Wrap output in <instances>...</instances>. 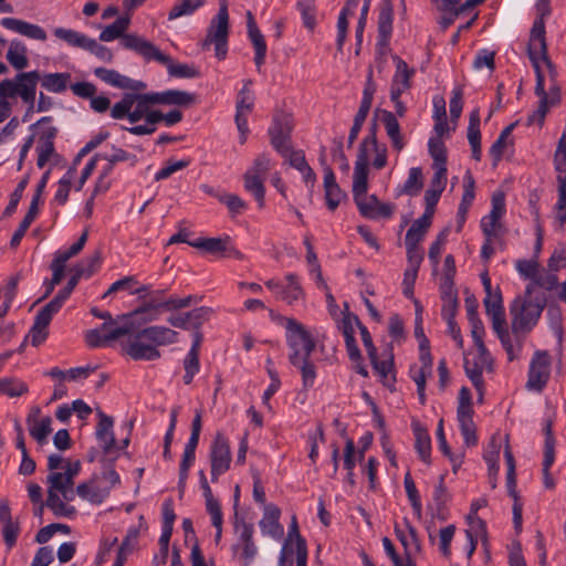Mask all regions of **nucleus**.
Here are the masks:
<instances>
[{"label":"nucleus","mask_w":566,"mask_h":566,"mask_svg":"<svg viewBox=\"0 0 566 566\" xmlns=\"http://www.w3.org/2000/svg\"><path fill=\"white\" fill-rule=\"evenodd\" d=\"M120 325L109 329L105 335L101 334L102 329H90L85 334V342L92 348L102 347L109 342L116 340L123 336H127L122 342L124 354L134 360H157L161 354L158 346L170 345L177 342L178 333L166 326L144 327L136 333V325L129 321L119 319Z\"/></svg>","instance_id":"f257e3e1"},{"label":"nucleus","mask_w":566,"mask_h":566,"mask_svg":"<svg viewBox=\"0 0 566 566\" xmlns=\"http://www.w3.org/2000/svg\"><path fill=\"white\" fill-rule=\"evenodd\" d=\"M285 328L290 349L289 361L300 370L303 388H311L316 379V366L311 360L316 346L315 340L305 326L294 318H286Z\"/></svg>","instance_id":"f03ea898"},{"label":"nucleus","mask_w":566,"mask_h":566,"mask_svg":"<svg viewBox=\"0 0 566 566\" xmlns=\"http://www.w3.org/2000/svg\"><path fill=\"white\" fill-rule=\"evenodd\" d=\"M202 296L188 295L179 297L176 295L166 296V290H153L149 300H145L134 311L118 315V319L129 321L136 325V333L140 332L146 323L158 319L163 312H175L201 302Z\"/></svg>","instance_id":"7ed1b4c3"},{"label":"nucleus","mask_w":566,"mask_h":566,"mask_svg":"<svg viewBox=\"0 0 566 566\" xmlns=\"http://www.w3.org/2000/svg\"><path fill=\"white\" fill-rule=\"evenodd\" d=\"M123 46L135 51L145 61H156L167 67L168 74L178 78H195L200 76V71L184 63H175L167 54L163 53L155 44L137 34H127L123 39Z\"/></svg>","instance_id":"20e7f679"},{"label":"nucleus","mask_w":566,"mask_h":566,"mask_svg":"<svg viewBox=\"0 0 566 566\" xmlns=\"http://www.w3.org/2000/svg\"><path fill=\"white\" fill-rule=\"evenodd\" d=\"M545 307L544 301L515 298L510 306L512 333L517 338L520 334L530 333L537 324Z\"/></svg>","instance_id":"39448f33"},{"label":"nucleus","mask_w":566,"mask_h":566,"mask_svg":"<svg viewBox=\"0 0 566 566\" xmlns=\"http://www.w3.org/2000/svg\"><path fill=\"white\" fill-rule=\"evenodd\" d=\"M229 13L226 3H221L217 15L211 20L206 39L201 42L202 50L214 44L216 56L224 60L228 52Z\"/></svg>","instance_id":"423d86ee"},{"label":"nucleus","mask_w":566,"mask_h":566,"mask_svg":"<svg viewBox=\"0 0 566 566\" xmlns=\"http://www.w3.org/2000/svg\"><path fill=\"white\" fill-rule=\"evenodd\" d=\"M527 55L534 69L535 75L539 72L541 76L545 80L539 61H543L548 70L549 78L553 83L557 82V69L548 56L547 42L543 39L542 23L535 27L532 39L528 40Z\"/></svg>","instance_id":"0eeeda50"},{"label":"nucleus","mask_w":566,"mask_h":566,"mask_svg":"<svg viewBox=\"0 0 566 566\" xmlns=\"http://www.w3.org/2000/svg\"><path fill=\"white\" fill-rule=\"evenodd\" d=\"M367 189L368 169H364L360 165L358 169L354 168L353 198L363 217L376 219V207L380 201L375 195L367 196Z\"/></svg>","instance_id":"6e6552de"},{"label":"nucleus","mask_w":566,"mask_h":566,"mask_svg":"<svg viewBox=\"0 0 566 566\" xmlns=\"http://www.w3.org/2000/svg\"><path fill=\"white\" fill-rule=\"evenodd\" d=\"M551 356L546 350H536L531 359L526 389L541 392L551 377Z\"/></svg>","instance_id":"1a4fd4ad"},{"label":"nucleus","mask_w":566,"mask_h":566,"mask_svg":"<svg viewBox=\"0 0 566 566\" xmlns=\"http://www.w3.org/2000/svg\"><path fill=\"white\" fill-rule=\"evenodd\" d=\"M292 130L293 118L290 114L279 112L273 116L269 135L271 145L282 157H287Z\"/></svg>","instance_id":"9d476101"},{"label":"nucleus","mask_w":566,"mask_h":566,"mask_svg":"<svg viewBox=\"0 0 566 566\" xmlns=\"http://www.w3.org/2000/svg\"><path fill=\"white\" fill-rule=\"evenodd\" d=\"M211 480L217 482L219 476L230 469L231 451L228 439L218 432L210 447Z\"/></svg>","instance_id":"9b49d317"},{"label":"nucleus","mask_w":566,"mask_h":566,"mask_svg":"<svg viewBox=\"0 0 566 566\" xmlns=\"http://www.w3.org/2000/svg\"><path fill=\"white\" fill-rule=\"evenodd\" d=\"M394 6L391 0H381L379 4V14L377 21V43L376 51L378 55L384 56L389 50V43L392 34Z\"/></svg>","instance_id":"f8f14e48"},{"label":"nucleus","mask_w":566,"mask_h":566,"mask_svg":"<svg viewBox=\"0 0 566 566\" xmlns=\"http://www.w3.org/2000/svg\"><path fill=\"white\" fill-rule=\"evenodd\" d=\"M212 314V308L207 306L196 307L191 311L180 313L177 315H170L167 322L176 328L192 329L193 334L201 333L200 328L205 322H207Z\"/></svg>","instance_id":"ddd939ff"},{"label":"nucleus","mask_w":566,"mask_h":566,"mask_svg":"<svg viewBox=\"0 0 566 566\" xmlns=\"http://www.w3.org/2000/svg\"><path fill=\"white\" fill-rule=\"evenodd\" d=\"M41 73L39 71L20 72L15 75L17 96L29 105L28 111L23 117L27 119L28 115L32 112L36 94V85L40 82Z\"/></svg>","instance_id":"4468645a"},{"label":"nucleus","mask_w":566,"mask_h":566,"mask_svg":"<svg viewBox=\"0 0 566 566\" xmlns=\"http://www.w3.org/2000/svg\"><path fill=\"white\" fill-rule=\"evenodd\" d=\"M30 436L43 446L52 432V418L50 416L41 417V408L34 406L30 409L25 419Z\"/></svg>","instance_id":"2eb2a0df"},{"label":"nucleus","mask_w":566,"mask_h":566,"mask_svg":"<svg viewBox=\"0 0 566 566\" xmlns=\"http://www.w3.org/2000/svg\"><path fill=\"white\" fill-rule=\"evenodd\" d=\"M544 459H543V482L544 486L548 490L555 488V480L553 479L549 470L555 461V437L553 433V420L546 419L544 423Z\"/></svg>","instance_id":"dca6fc26"},{"label":"nucleus","mask_w":566,"mask_h":566,"mask_svg":"<svg viewBox=\"0 0 566 566\" xmlns=\"http://www.w3.org/2000/svg\"><path fill=\"white\" fill-rule=\"evenodd\" d=\"M54 314H56L55 311L44 305L35 315L33 325L27 335V338H31V344L33 346L41 345L48 338L49 325Z\"/></svg>","instance_id":"f3484780"},{"label":"nucleus","mask_w":566,"mask_h":566,"mask_svg":"<svg viewBox=\"0 0 566 566\" xmlns=\"http://www.w3.org/2000/svg\"><path fill=\"white\" fill-rule=\"evenodd\" d=\"M192 338L191 347L184 359L185 375L182 380L185 385H190L193 380V377L200 370L199 355L203 335L202 333L192 334Z\"/></svg>","instance_id":"a211bd4d"},{"label":"nucleus","mask_w":566,"mask_h":566,"mask_svg":"<svg viewBox=\"0 0 566 566\" xmlns=\"http://www.w3.org/2000/svg\"><path fill=\"white\" fill-rule=\"evenodd\" d=\"M377 112L381 116V122L384 123L392 149L398 153L401 151L406 147V138L401 133V127L396 115L387 109H377Z\"/></svg>","instance_id":"6ab92c4d"},{"label":"nucleus","mask_w":566,"mask_h":566,"mask_svg":"<svg viewBox=\"0 0 566 566\" xmlns=\"http://www.w3.org/2000/svg\"><path fill=\"white\" fill-rule=\"evenodd\" d=\"M247 28L248 36L255 51L254 63L256 67L260 70V67L265 62L266 43L263 34L261 33L260 29L256 25L253 14L250 11H248L247 13Z\"/></svg>","instance_id":"aec40b11"},{"label":"nucleus","mask_w":566,"mask_h":566,"mask_svg":"<svg viewBox=\"0 0 566 566\" xmlns=\"http://www.w3.org/2000/svg\"><path fill=\"white\" fill-rule=\"evenodd\" d=\"M81 462L78 460L74 462L67 461L63 467L64 472H52L46 476V482L52 483L53 489L63 491L64 488H73L74 480L81 471Z\"/></svg>","instance_id":"412c9836"},{"label":"nucleus","mask_w":566,"mask_h":566,"mask_svg":"<svg viewBox=\"0 0 566 566\" xmlns=\"http://www.w3.org/2000/svg\"><path fill=\"white\" fill-rule=\"evenodd\" d=\"M254 105V96H237L235 105V124L240 132V144H244L249 134L248 115L252 112Z\"/></svg>","instance_id":"4be33fe9"},{"label":"nucleus","mask_w":566,"mask_h":566,"mask_svg":"<svg viewBox=\"0 0 566 566\" xmlns=\"http://www.w3.org/2000/svg\"><path fill=\"white\" fill-rule=\"evenodd\" d=\"M1 25L33 40L45 41L46 32L39 25L15 18H3Z\"/></svg>","instance_id":"5701e85b"},{"label":"nucleus","mask_w":566,"mask_h":566,"mask_svg":"<svg viewBox=\"0 0 566 566\" xmlns=\"http://www.w3.org/2000/svg\"><path fill=\"white\" fill-rule=\"evenodd\" d=\"M534 92L536 96L539 97V103L537 108L532 114L528 115L526 124L528 126L536 124L539 127H542L549 107L548 95L544 87V78L541 76L539 72H537V83L535 85Z\"/></svg>","instance_id":"b1692460"},{"label":"nucleus","mask_w":566,"mask_h":566,"mask_svg":"<svg viewBox=\"0 0 566 566\" xmlns=\"http://www.w3.org/2000/svg\"><path fill=\"white\" fill-rule=\"evenodd\" d=\"M474 186H475L474 178L471 175V172L468 171L464 176V191H463L462 199L459 205L458 212H457V223H458L457 231H461V229L465 222L469 208L474 200V197H475Z\"/></svg>","instance_id":"393cba45"},{"label":"nucleus","mask_w":566,"mask_h":566,"mask_svg":"<svg viewBox=\"0 0 566 566\" xmlns=\"http://www.w3.org/2000/svg\"><path fill=\"white\" fill-rule=\"evenodd\" d=\"M280 515L281 511L276 505L272 503L264 505V514L259 523L263 534H269L273 537L283 534V527L279 522Z\"/></svg>","instance_id":"a878e982"},{"label":"nucleus","mask_w":566,"mask_h":566,"mask_svg":"<svg viewBox=\"0 0 566 566\" xmlns=\"http://www.w3.org/2000/svg\"><path fill=\"white\" fill-rule=\"evenodd\" d=\"M76 494L83 499L88 501L92 504H102L104 500L109 495V488L102 489L96 485L95 478L91 480L80 483L76 486Z\"/></svg>","instance_id":"bb28decb"},{"label":"nucleus","mask_w":566,"mask_h":566,"mask_svg":"<svg viewBox=\"0 0 566 566\" xmlns=\"http://www.w3.org/2000/svg\"><path fill=\"white\" fill-rule=\"evenodd\" d=\"M48 497L44 503L57 517H73L76 514L74 506L63 502L59 495V490L52 488V483H48Z\"/></svg>","instance_id":"cd10ccee"},{"label":"nucleus","mask_w":566,"mask_h":566,"mask_svg":"<svg viewBox=\"0 0 566 566\" xmlns=\"http://www.w3.org/2000/svg\"><path fill=\"white\" fill-rule=\"evenodd\" d=\"M480 112L473 109L470 113L469 126H468V140L471 146L472 157L475 160H480L482 156L481 151V132H480Z\"/></svg>","instance_id":"c85d7f7f"},{"label":"nucleus","mask_w":566,"mask_h":566,"mask_svg":"<svg viewBox=\"0 0 566 566\" xmlns=\"http://www.w3.org/2000/svg\"><path fill=\"white\" fill-rule=\"evenodd\" d=\"M156 101L158 104L163 105H177V106H189L195 103L196 96L195 94L178 91V90H168L165 92H155Z\"/></svg>","instance_id":"c756f323"},{"label":"nucleus","mask_w":566,"mask_h":566,"mask_svg":"<svg viewBox=\"0 0 566 566\" xmlns=\"http://www.w3.org/2000/svg\"><path fill=\"white\" fill-rule=\"evenodd\" d=\"M368 146H371L373 149H377V146H379L377 139V123L375 119L369 127V134L364 137L359 144L355 169H358L360 164L364 169H368Z\"/></svg>","instance_id":"7c9ffc66"},{"label":"nucleus","mask_w":566,"mask_h":566,"mask_svg":"<svg viewBox=\"0 0 566 566\" xmlns=\"http://www.w3.org/2000/svg\"><path fill=\"white\" fill-rule=\"evenodd\" d=\"M411 427L416 437L415 448L420 459L426 463H430L431 439L427 429L422 427L418 421H412Z\"/></svg>","instance_id":"2f4dec72"},{"label":"nucleus","mask_w":566,"mask_h":566,"mask_svg":"<svg viewBox=\"0 0 566 566\" xmlns=\"http://www.w3.org/2000/svg\"><path fill=\"white\" fill-rule=\"evenodd\" d=\"M71 81V74L62 73H44L41 75L40 82L43 88L51 93H63Z\"/></svg>","instance_id":"473e14b6"},{"label":"nucleus","mask_w":566,"mask_h":566,"mask_svg":"<svg viewBox=\"0 0 566 566\" xmlns=\"http://www.w3.org/2000/svg\"><path fill=\"white\" fill-rule=\"evenodd\" d=\"M27 53L28 50L24 43L19 40H12L10 42L6 57L12 67L21 71L29 64Z\"/></svg>","instance_id":"72a5a7b5"},{"label":"nucleus","mask_w":566,"mask_h":566,"mask_svg":"<svg viewBox=\"0 0 566 566\" xmlns=\"http://www.w3.org/2000/svg\"><path fill=\"white\" fill-rule=\"evenodd\" d=\"M423 188V175L420 167H412L409 169L408 178L405 184L398 188L397 195H408L415 197L419 195Z\"/></svg>","instance_id":"f704fd0d"},{"label":"nucleus","mask_w":566,"mask_h":566,"mask_svg":"<svg viewBox=\"0 0 566 566\" xmlns=\"http://www.w3.org/2000/svg\"><path fill=\"white\" fill-rule=\"evenodd\" d=\"M285 280L287 281V284H285L281 291L279 300H282L289 305H292L295 302L304 298V291L300 284L297 275L290 273L285 276Z\"/></svg>","instance_id":"c9c22d12"},{"label":"nucleus","mask_w":566,"mask_h":566,"mask_svg":"<svg viewBox=\"0 0 566 566\" xmlns=\"http://www.w3.org/2000/svg\"><path fill=\"white\" fill-rule=\"evenodd\" d=\"M229 237L224 238H199L193 242H188L189 245L203 250L210 254L222 256Z\"/></svg>","instance_id":"e433bc0d"},{"label":"nucleus","mask_w":566,"mask_h":566,"mask_svg":"<svg viewBox=\"0 0 566 566\" xmlns=\"http://www.w3.org/2000/svg\"><path fill=\"white\" fill-rule=\"evenodd\" d=\"M130 19L129 17H119L112 24L107 25L99 34V40L103 42H111L118 38L124 39L125 33L129 25Z\"/></svg>","instance_id":"4c0bfd02"},{"label":"nucleus","mask_w":566,"mask_h":566,"mask_svg":"<svg viewBox=\"0 0 566 566\" xmlns=\"http://www.w3.org/2000/svg\"><path fill=\"white\" fill-rule=\"evenodd\" d=\"M243 179L244 189L252 193L259 207L263 208L265 205L264 180L262 178H258L253 172H245Z\"/></svg>","instance_id":"58836bf2"},{"label":"nucleus","mask_w":566,"mask_h":566,"mask_svg":"<svg viewBox=\"0 0 566 566\" xmlns=\"http://www.w3.org/2000/svg\"><path fill=\"white\" fill-rule=\"evenodd\" d=\"M54 35L57 39L66 42L69 45L83 50H86L91 41V38L86 36L85 34L64 28H56L54 30Z\"/></svg>","instance_id":"ea45409f"},{"label":"nucleus","mask_w":566,"mask_h":566,"mask_svg":"<svg viewBox=\"0 0 566 566\" xmlns=\"http://www.w3.org/2000/svg\"><path fill=\"white\" fill-rule=\"evenodd\" d=\"M431 222L432 217L423 213L420 218L415 220L411 227L408 229L405 241L420 243L423 240L428 229L430 228Z\"/></svg>","instance_id":"a19ab883"},{"label":"nucleus","mask_w":566,"mask_h":566,"mask_svg":"<svg viewBox=\"0 0 566 566\" xmlns=\"http://www.w3.org/2000/svg\"><path fill=\"white\" fill-rule=\"evenodd\" d=\"M102 263V253L101 251H95L92 255L88 258L82 260L80 263H77L73 269L72 272H75L78 274V276L82 277H91L101 266Z\"/></svg>","instance_id":"79ce46f5"},{"label":"nucleus","mask_w":566,"mask_h":566,"mask_svg":"<svg viewBox=\"0 0 566 566\" xmlns=\"http://www.w3.org/2000/svg\"><path fill=\"white\" fill-rule=\"evenodd\" d=\"M81 277L75 272H72V276L69 279L66 285L59 291V293L46 304L48 307L55 311L56 313L61 310L64 302L70 297L73 290L78 284Z\"/></svg>","instance_id":"37998d69"},{"label":"nucleus","mask_w":566,"mask_h":566,"mask_svg":"<svg viewBox=\"0 0 566 566\" xmlns=\"http://www.w3.org/2000/svg\"><path fill=\"white\" fill-rule=\"evenodd\" d=\"M392 61L396 65V72L391 83L401 84L402 88H410V80L415 74V70L410 69L408 64L398 55H394Z\"/></svg>","instance_id":"c03bdc74"},{"label":"nucleus","mask_w":566,"mask_h":566,"mask_svg":"<svg viewBox=\"0 0 566 566\" xmlns=\"http://www.w3.org/2000/svg\"><path fill=\"white\" fill-rule=\"evenodd\" d=\"M95 76H97L103 82L117 87V88H125L128 84V77L125 75H122L115 70H108L105 67H96L94 70Z\"/></svg>","instance_id":"a18cd8bd"},{"label":"nucleus","mask_w":566,"mask_h":566,"mask_svg":"<svg viewBox=\"0 0 566 566\" xmlns=\"http://www.w3.org/2000/svg\"><path fill=\"white\" fill-rule=\"evenodd\" d=\"M205 0H179L169 11L168 20H175L184 15L192 14L202 7Z\"/></svg>","instance_id":"49530a36"},{"label":"nucleus","mask_w":566,"mask_h":566,"mask_svg":"<svg viewBox=\"0 0 566 566\" xmlns=\"http://www.w3.org/2000/svg\"><path fill=\"white\" fill-rule=\"evenodd\" d=\"M296 7L301 13L304 27L313 31L316 25L315 0H298Z\"/></svg>","instance_id":"de8ad7c7"},{"label":"nucleus","mask_w":566,"mask_h":566,"mask_svg":"<svg viewBox=\"0 0 566 566\" xmlns=\"http://www.w3.org/2000/svg\"><path fill=\"white\" fill-rule=\"evenodd\" d=\"M403 484H405L408 500L410 501V504L412 506L413 513L416 514V516L418 518H421L422 505H421V501H420V495L418 493L416 483H415L410 472H407L405 474Z\"/></svg>","instance_id":"09e8293b"},{"label":"nucleus","mask_w":566,"mask_h":566,"mask_svg":"<svg viewBox=\"0 0 566 566\" xmlns=\"http://www.w3.org/2000/svg\"><path fill=\"white\" fill-rule=\"evenodd\" d=\"M112 150H113L112 154L98 153V154H95V156H98V159L106 160L114 165L117 163H122V161H130L132 166L136 165V163H137L136 155L130 154V153H128L122 148L115 147V146L112 147Z\"/></svg>","instance_id":"8fccbe9b"},{"label":"nucleus","mask_w":566,"mask_h":566,"mask_svg":"<svg viewBox=\"0 0 566 566\" xmlns=\"http://www.w3.org/2000/svg\"><path fill=\"white\" fill-rule=\"evenodd\" d=\"M428 147L429 154L433 159V165H447V148L441 138H430Z\"/></svg>","instance_id":"3c124183"},{"label":"nucleus","mask_w":566,"mask_h":566,"mask_svg":"<svg viewBox=\"0 0 566 566\" xmlns=\"http://www.w3.org/2000/svg\"><path fill=\"white\" fill-rule=\"evenodd\" d=\"M407 249L408 268L406 270H413L418 273L421 262L423 260V252L419 248V243L405 241Z\"/></svg>","instance_id":"603ef678"},{"label":"nucleus","mask_w":566,"mask_h":566,"mask_svg":"<svg viewBox=\"0 0 566 566\" xmlns=\"http://www.w3.org/2000/svg\"><path fill=\"white\" fill-rule=\"evenodd\" d=\"M28 182H29V176H25L24 178H22L19 181L15 189L13 190V192L10 196V201L3 211V217H10L15 212L19 201L22 198L23 191L28 186Z\"/></svg>","instance_id":"864d4df0"},{"label":"nucleus","mask_w":566,"mask_h":566,"mask_svg":"<svg viewBox=\"0 0 566 566\" xmlns=\"http://www.w3.org/2000/svg\"><path fill=\"white\" fill-rule=\"evenodd\" d=\"M501 446L493 438L489 444V449L484 452V460L489 465V475H497L499 473V454Z\"/></svg>","instance_id":"5fc2aeb1"},{"label":"nucleus","mask_w":566,"mask_h":566,"mask_svg":"<svg viewBox=\"0 0 566 566\" xmlns=\"http://www.w3.org/2000/svg\"><path fill=\"white\" fill-rule=\"evenodd\" d=\"M501 219H493L492 216H485L481 220V230L485 239H496L502 235Z\"/></svg>","instance_id":"6e6d98bb"},{"label":"nucleus","mask_w":566,"mask_h":566,"mask_svg":"<svg viewBox=\"0 0 566 566\" xmlns=\"http://www.w3.org/2000/svg\"><path fill=\"white\" fill-rule=\"evenodd\" d=\"M1 386L0 392L9 397H20L28 392V386L13 378L1 379Z\"/></svg>","instance_id":"4d7b16f0"},{"label":"nucleus","mask_w":566,"mask_h":566,"mask_svg":"<svg viewBox=\"0 0 566 566\" xmlns=\"http://www.w3.org/2000/svg\"><path fill=\"white\" fill-rule=\"evenodd\" d=\"M483 365L479 364L478 361L470 363L465 359L464 361V370L469 379L471 380L472 385L478 389L481 390L483 387Z\"/></svg>","instance_id":"13d9d810"},{"label":"nucleus","mask_w":566,"mask_h":566,"mask_svg":"<svg viewBox=\"0 0 566 566\" xmlns=\"http://www.w3.org/2000/svg\"><path fill=\"white\" fill-rule=\"evenodd\" d=\"M132 106L136 104L135 108L144 114H147L150 105L158 104L156 93H130Z\"/></svg>","instance_id":"bf43d9fd"},{"label":"nucleus","mask_w":566,"mask_h":566,"mask_svg":"<svg viewBox=\"0 0 566 566\" xmlns=\"http://www.w3.org/2000/svg\"><path fill=\"white\" fill-rule=\"evenodd\" d=\"M374 369L379 374L384 385L390 387L389 374L391 373L394 358L392 356L388 360H379L377 355L374 358H369Z\"/></svg>","instance_id":"052dcab7"},{"label":"nucleus","mask_w":566,"mask_h":566,"mask_svg":"<svg viewBox=\"0 0 566 566\" xmlns=\"http://www.w3.org/2000/svg\"><path fill=\"white\" fill-rule=\"evenodd\" d=\"M202 429V415L201 410H196L195 417L191 422V433L188 442L185 446V449L196 451L199 438Z\"/></svg>","instance_id":"680f3d73"},{"label":"nucleus","mask_w":566,"mask_h":566,"mask_svg":"<svg viewBox=\"0 0 566 566\" xmlns=\"http://www.w3.org/2000/svg\"><path fill=\"white\" fill-rule=\"evenodd\" d=\"M483 303L486 314L504 312L502 293L499 286L494 291L490 292V294L485 295Z\"/></svg>","instance_id":"e2e57ef3"},{"label":"nucleus","mask_w":566,"mask_h":566,"mask_svg":"<svg viewBox=\"0 0 566 566\" xmlns=\"http://www.w3.org/2000/svg\"><path fill=\"white\" fill-rule=\"evenodd\" d=\"M189 165H190V160L189 159H182V160H177V161L168 160L166 163L165 167H163L155 175V180L159 181V180L167 179L168 177H170L176 171L181 170L184 168H187Z\"/></svg>","instance_id":"0e129e2a"},{"label":"nucleus","mask_w":566,"mask_h":566,"mask_svg":"<svg viewBox=\"0 0 566 566\" xmlns=\"http://www.w3.org/2000/svg\"><path fill=\"white\" fill-rule=\"evenodd\" d=\"M454 533H455V526L453 524H450L440 530L439 548L446 558H449L451 556L450 545L453 539Z\"/></svg>","instance_id":"69168bd1"},{"label":"nucleus","mask_w":566,"mask_h":566,"mask_svg":"<svg viewBox=\"0 0 566 566\" xmlns=\"http://www.w3.org/2000/svg\"><path fill=\"white\" fill-rule=\"evenodd\" d=\"M217 199L227 206L231 213H240L243 209H245V202L237 195L233 193H222L221 196H217Z\"/></svg>","instance_id":"338daca9"},{"label":"nucleus","mask_w":566,"mask_h":566,"mask_svg":"<svg viewBox=\"0 0 566 566\" xmlns=\"http://www.w3.org/2000/svg\"><path fill=\"white\" fill-rule=\"evenodd\" d=\"M555 170L566 169V129L563 132L554 154Z\"/></svg>","instance_id":"774afa93"}]
</instances>
